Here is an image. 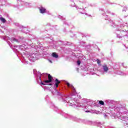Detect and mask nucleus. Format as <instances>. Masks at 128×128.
Returning <instances> with one entry per match:
<instances>
[{"mask_svg":"<svg viewBox=\"0 0 128 128\" xmlns=\"http://www.w3.org/2000/svg\"><path fill=\"white\" fill-rule=\"evenodd\" d=\"M84 104H86L88 106H94L95 103L92 100H88L86 99H83Z\"/></svg>","mask_w":128,"mask_h":128,"instance_id":"12","label":"nucleus"},{"mask_svg":"<svg viewBox=\"0 0 128 128\" xmlns=\"http://www.w3.org/2000/svg\"><path fill=\"white\" fill-rule=\"evenodd\" d=\"M45 14H49V15L52 14V13H50V11L47 10H46Z\"/></svg>","mask_w":128,"mask_h":128,"instance_id":"28","label":"nucleus"},{"mask_svg":"<svg viewBox=\"0 0 128 128\" xmlns=\"http://www.w3.org/2000/svg\"><path fill=\"white\" fill-rule=\"evenodd\" d=\"M46 100H48V96H46Z\"/></svg>","mask_w":128,"mask_h":128,"instance_id":"33","label":"nucleus"},{"mask_svg":"<svg viewBox=\"0 0 128 128\" xmlns=\"http://www.w3.org/2000/svg\"><path fill=\"white\" fill-rule=\"evenodd\" d=\"M101 68L103 70L102 73V74H106V72H108V67L106 64H104V65H102Z\"/></svg>","mask_w":128,"mask_h":128,"instance_id":"13","label":"nucleus"},{"mask_svg":"<svg viewBox=\"0 0 128 128\" xmlns=\"http://www.w3.org/2000/svg\"><path fill=\"white\" fill-rule=\"evenodd\" d=\"M70 36L72 37V38H74V34H72V32H70Z\"/></svg>","mask_w":128,"mask_h":128,"instance_id":"30","label":"nucleus"},{"mask_svg":"<svg viewBox=\"0 0 128 128\" xmlns=\"http://www.w3.org/2000/svg\"><path fill=\"white\" fill-rule=\"evenodd\" d=\"M104 14H106V13H102V16H104Z\"/></svg>","mask_w":128,"mask_h":128,"instance_id":"41","label":"nucleus"},{"mask_svg":"<svg viewBox=\"0 0 128 128\" xmlns=\"http://www.w3.org/2000/svg\"><path fill=\"white\" fill-rule=\"evenodd\" d=\"M70 2H71L70 6H76V8L77 10H79L78 12H80V14H86V16H88V13L84 12H82V10H84V9L80 7V6H76V3L74 2V0H70Z\"/></svg>","mask_w":128,"mask_h":128,"instance_id":"8","label":"nucleus"},{"mask_svg":"<svg viewBox=\"0 0 128 128\" xmlns=\"http://www.w3.org/2000/svg\"><path fill=\"white\" fill-rule=\"evenodd\" d=\"M78 4L79 7L80 6H82V8H80L82 9L81 10L82 12H86V10H84V8H86V7L84 6L86 4V0H80L79 2H78ZM82 8L84 10H82Z\"/></svg>","mask_w":128,"mask_h":128,"instance_id":"9","label":"nucleus"},{"mask_svg":"<svg viewBox=\"0 0 128 128\" xmlns=\"http://www.w3.org/2000/svg\"><path fill=\"white\" fill-rule=\"evenodd\" d=\"M18 4H21V6H25L26 8H30V4L28 2H24L22 0H18Z\"/></svg>","mask_w":128,"mask_h":128,"instance_id":"14","label":"nucleus"},{"mask_svg":"<svg viewBox=\"0 0 128 128\" xmlns=\"http://www.w3.org/2000/svg\"><path fill=\"white\" fill-rule=\"evenodd\" d=\"M104 18L106 20L108 21L109 24H110V26H113V28H114V26H118V25H116L114 24V22L112 20H111L110 18H108V15L106 16Z\"/></svg>","mask_w":128,"mask_h":128,"instance_id":"11","label":"nucleus"},{"mask_svg":"<svg viewBox=\"0 0 128 128\" xmlns=\"http://www.w3.org/2000/svg\"><path fill=\"white\" fill-rule=\"evenodd\" d=\"M84 48H85L87 50H90V44L86 45V47H84Z\"/></svg>","mask_w":128,"mask_h":128,"instance_id":"25","label":"nucleus"},{"mask_svg":"<svg viewBox=\"0 0 128 128\" xmlns=\"http://www.w3.org/2000/svg\"><path fill=\"white\" fill-rule=\"evenodd\" d=\"M0 20H1V22H2L4 24V22H6V18L1 17L0 18Z\"/></svg>","mask_w":128,"mask_h":128,"instance_id":"22","label":"nucleus"},{"mask_svg":"<svg viewBox=\"0 0 128 128\" xmlns=\"http://www.w3.org/2000/svg\"><path fill=\"white\" fill-rule=\"evenodd\" d=\"M104 116L106 118V114H104Z\"/></svg>","mask_w":128,"mask_h":128,"instance_id":"45","label":"nucleus"},{"mask_svg":"<svg viewBox=\"0 0 128 128\" xmlns=\"http://www.w3.org/2000/svg\"><path fill=\"white\" fill-rule=\"evenodd\" d=\"M112 16H114V13H112Z\"/></svg>","mask_w":128,"mask_h":128,"instance_id":"44","label":"nucleus"},{"mask_svg":"<svg viewBox=\"0 0 128 128\" xmlns=\"http://www.w3.org/2000/svg\"><path fill=\"white\" fill-rule=\"evenodd\" d=\"M52 58H58V54H56V52H53L52 54Z\"/></svg>","mask_w":128,"mask_h":128,"instance_id":"18","label":"nucleus"},{"mask_svg":"<svg viewBox=\"0 0 128 128\" xmlns=\"http://www.w3.org/2000/svg\"><path fill=\"white\" fill-rule=\"evenodd\" d=\"M100 10H101L102 12H106V11H104V9H103V8L100 9Z\"/></svg>","mask_w":128,"mask_h":128,"instance_id":"38","label":"nucleus"},{"mask_svg":"<svg viewBox=\"0 0 128 128\" xmlns=\"http://www.w3.org/2000/svg\"><path fill=\"white\" fill-rule=\"evenodd\" d=\"M62 44H64V46H70L72 44V43L68 42H62Z\"/></svg>","mask_w":128,"mask_h":128,"instance_id":"21","label":"nucleus"},{"mask_svg":"<svg viewBox=\"0 0 128 128\" xmlns=\"http://www.w3.org/2000/svg\"><path fill=\"white\" fill-rule=\"evenodd\" d=\"M120 28L122 30V28H128V26H126L124 24L120 25Z\"/></svg>","mask_w":128,"mask_h":128,"instance_id":"20","label":"nucleus"},{"mask_svg":"<svg viewBox=\"0 0 128 128\" xmlns=\"http://www.w3.org/2000/svg\"><path fill=\"white\" fill-rule=\"evenodd\" d=\"M32 38L33 40H35L36 42H38V44H40V42H38V39L36 37L34 36V38Z\"/></svg>","mask_w":128,"mask_h":128,"instance_id":"23","label":"nucleus"},{"mask_svg":"<svg viewBox=\"0 0 128 128\" xmlns=\"http://www.w3.org/2000/svg\"><path fill=\"white\" fill-rule=\"evenodd\" d=\"M81 36H82V38H84V36H85L86 38V36L85 35H84L82 34Z\"/></svg>","mask_w":128,"mask_h":128,"instance_id":"34","label":"nucleus"},{"mask_svg":"<svg viewBox=\"0 0 128 128\" xmlns=\"http://www.w3.org/2000/svg\"><path fill=\"white\" fill-rule=\"evenodd\" d=\"M90 6H92V4H90Z\"/></svg>","mask_w":128,"mask_h":128,"instance_id":"50","label":"nucleus"},{"mask_svg":"<svg viewBox=\"0 0 128 128\" xmlns=\"http://www.w3.org/2000/svg\"><path fill=\"white\" fill-rule=\"evenodd\" d=\"M76 70L78 72V68H76Z\"/></svg>","mask_w":128,"mask_h":128,"instance_id":"40","label":"nucleus"},{"mask_svg":"<svg viewBox=\"0 0 128 128\" xmlns=\"http://www.w3.org/2000/svg\"><path fill=\"white\" fill-rule=\"evenodd\" d=\"M15 26H18V28H19L20 30L22 32H24V34H28L30 32V30H28V28L26 27H24L18 23H15Z\"/></svg>","mask_w":128,"mask_h":128,"instance_id":"7","label":"nucleus"},{"mask_svg":"<svg viewBox=\"0 0 128 128\" xmlns=\"http://www.w3.org/2000/svg\"><path fill=\"white\" fill-rule=\"evenodd\" d=\"M39 10L40 14H46V9L42 6L39 8Z\"/></svg>","mask_w":128,"mask_h":128,"instance_id":"16","label":"nucleus"},{"mask_svg":"<svg viewBox=\"0 0 128 128\" xmlns=\"http://www.w3.org/2000/svg\"><path fill=\"white\" fill-rule=\"evenodd\" d=\"M99 104H101V106H104V102L102 100H100L99 101Z\"/></svg>","mask_w":128,"mask_h":128,"instance_id":"24","label":"nucleus"},{"mask_svg":"<svg viewBox=\"0 0 128 128\" xmlns=\"http://www.w3.org/2000/svg\"><path fill=\"white\" fill-rule=\"evenodd\" d=\"M49 62H50V64H52V60H48Z\"/></svg>","mask_w":128,"mask_h":128,"instance_id":"37","label":"nucleus"},{"mask_svg":"<svg viewBox=\"0 0 128 128\" xmlns=\"http://www.w3.org/2000/svg\"><path fill=\"white\" fill-rule=\"evenodd\" d=\"M106 12L107 14H110V10H106Z\"/></svg>","mask_w":128,"mask_h":128,"instance_id":"32","label":"nucleus"},{"mask_svg":"<svg viewBox=\"0 0 128 128\" xmlns=\"http://www.w3.org/2000/svg\"><path fill=\"white\" fill-rule=\"evenodd\" d=\"M52 104V108L56 112H58L62 116H64L66 118L72 120H74V122H79L80 124H89L90 126H96L100 128H106V126H104V124H102V122H94L90 120L82 119L80 118L72 116L70 114L62 112V110H60L58 107L54 106V104Z\"/></svg>","mask_w":128,"mask_h":128,"instance_id":"5","label":"nucleus"},{"mask_svg":"<svg viewBox=\"0 0 128 128\" xmlns=\"http://www.w3.org/2000/svg\"><path fill=\"white\" fill-rule=\"evenodd\" d=\"M8 44L9 46L12 48L14 53L16 54L18 58H21L22 60V62L25 64H32V62H34L38 58V54H37L33 53L30 54H28V52H22L26 50V47L24 45L21 46H12L10 42L8 40H10L12 42H20V41L15 38H10L8 36H2L1 37Z\"/></svg>","mask_w":128,"mask_h":128,"instance_id":"2","label":"nucleus"},{"mask_svg":"<svg viewBox=\"0 0 128 128\" xmlns=\"http://www.w3.org/2000/svg\"><path fill=\"white\" fill-rule=\"evenodd\" d=\"M47 26H50V24L48 23L47 24Z\"/></svg>","mask_w":128,"mask_h":128,"instance_id":"39","label":"nucleus"},{"mask_svg":"<svg viewBox=\"0 0 128 128\" xmlns=\"http://www.w3.org/2000/svg\"><path fill=\"white\" fill-rule=\"evenodd\" d=\"M116 31L120 32V34H117L116 32H115L116 38L120 39L121 38V40H125L128 42V30L118 28L116 29Z\"/></svg>","mask_w":128,"mask_h":128,"instance_id":"6","label":"nucleus"},{"mask_svg":"<svg viewBox=\"0 0 128 128\" xmlns=\"http://www.w3.org/2000/svg\"><path fill=\"white\" fill-rule=\"evenodd\" d=\"M75 50H80V48H78V50H76V48H75Z\"/></svg>","mask_w":128,"mask_h":128,"instance_id":"42","label":"nucleus"},{"mask_svg":"<svg viewBox=\"0 0 128 128\" xmlns=\"http://www.w3.org/2000/svg\"><path fill=\"white\" fill-rule=\"evenodd\" d=\"M105 102L107 104V110L108 112H106L108 114L116 118L117 116L118 120L126 122L128 120V117L125 116L126 114H128V110L126 107L122 106L120 104L116 105V102L114 100H106Z\"/></svg>","mask_w":128,"mask_h":128,"instance_id":"4","label":"nucleus"},{"mask_svg":"<svg viewBox=\"0 0 128 128\" xmlns=\"http://www.w3.org/2000/svg\"><path fill=\"white\" fill-rule=\"evenodd\" d=\"M34 46H36V44H34Z\"/></svg>","mask_w":128,"mask_h":128,"instance_id":"48","label":"nucleus"},{"mask_svg":"<svg viewBox=\"0 0 128 128\" xmlns=\"http://www.w3.org/2000/svg\"><path fill=\"white\" fill-rule=\"evenodd\" d=\"M97 64H98V66H102V64H100V60L98 59L97 60Z\"/></svg>","mask_w":128,"mask_h":128,"instance_id":"26","label":"nucleus"},{"mask_svg":"<svg viewBox=\"0 0 128 128\" xmlns=\"http://www.w3.org/2000/svg\"><path fill=\"white\" fill-rule=\"evenodd\" d=\"M64 32H66V30H64Z\"/></svg>","mask_w":128,"mask_h":128,"instance_id":"49","label":"nucleus"},{"mask_svg":"<svg viewBox=\"0 0 128 128\" xmlns=\"http://www.w3.org/2000/svg\"><path fill=\"white\" fill-rule=\"evenodd\" d=\"M80 46H83V48H86V42H84V41H80Z\"/></svg>","mask_w":128,"mask_h":128,"instance_id":"19","label":"nucleus"},{"mask_svg":"<svg viewBox=\"0 0 128 128\" xmlns=\"http://www.w3.org/2000/svg\"><path fill=\"white\" fill-rule=\"evenodd\" d=\"M58 18H60V20H61L63 22L64 26H70L66 22V18H64V16L58 15Z\"/></svg>","mask_w":128,"mask_h":128,"instance_id":"15","label":"nucleus"},{"mask_svg":"<svg viewBox=\"0 0 128 128\" xmlns=\"http://www.w3.org/2000/svg\"><path fill=\"white\" fill-rule=\"evenodd\" d=\"M33 72L38 84L45 92H51L53 96H58L60 100H62L64 95V93L60 92L58 89V84H60V80L56 78L54 80V78L50 74H42L36 69L33 70Z\"/></svg>","mask_w":128,"mask_h":128,"instance_id":"1","label":"nucleus"},{"mask_svg":"<svg viewBox=\"0 0 128 128\" xmlns=\"http://www.w3.org/2000/svg\"><path fill=\"white\" fill-rule=\"evenodd\" d=\"M63 83L66 86H64L66 90L69 92L70 94L66 96V94H64V96H62L61 101L64 102H67L70 106H74V108H82L84 106L78 102V98L79 100L82 98V96L80 95H78V94H77L76 90L74 87L66 80H64Z\"/></svg>","mask_w":128,"mask_h":128,"instance_id":"3","label":"nucleus"},{"mask_svg":"<svg viewBox=\"0 0 128 128\" xmlns=\"http://www.w3.org/2000/svg\"><path fill=\"white\" fill-rule=\"evenodd\" d=\"M6 30V28H4V26H1L0 25V32L1 34H4V32Z\"/></svg>","mask_w":128,"mask_h":128,"instance_id":"17","label":"nucleus"},{"mask_svg":"<svg viewBox=\"0 0 128 128\" xmlns=\"http://www.w3.org/2000/svg\"><path fill=\"white\" fill-rule=\"evenodd\" d=\"M16 8H20V6H16Z\"/></svg>","mask_w":128,"mask_h":128,"instance_id":"35","label":"nucleus"},{"mask_svg":"<svg viewBox=\"0 0 128 128\" xmlns=\"http://www.w3.org/2000/svg\"><path fill=\"white\" fill-rule=\"evenodd\" d=\"M126 10H128V8L126 6H124L122 9V12H126Z\"/></svg>","mask_w":128,"mask_h":128,"instance_id":"27","label":"nucleus"},{"mask_svg":"<svg viewBox=\"0 0 128 128\" xmlns=\"http://www.w3.org/2000/svg\"><path fill=\"white\" fill-rule=\"evenodd\" d=\"M123 46L126 48H128V47L126 46V44H123Z\"/></svg>","mask_w":128,"mask_h":128,"instance_id":"36","label":"nucleus"},{"mask_svg":"<svg viewBox=\"0 0 128 128\" xmlns=\"http://www.w3.org/2000/svg\"><path fill=\"white\" fill-rule=\"evenodd\" d=\"M126 125L128 126V123H126Z\"/></svg>","mask_w":128,"mask_h":128,"instance_id":"47","label":"nucleus"},{"mask_svg":"<svg viewBox=\"0 0 128 128\" xmlns=\"http://www.w3.org/2000/svg\"><path fill=\"white\" fill-rule=\"evenodd\" d=\"M47 38H48V42H49L52 40V39L48 37H47Z\"/></svg>","mask_w":128,"mask_h":128,"instance_id":"31","label":"nucleus"},{"mask_svg":"<svg viewBox=\"0 0 128 128\" xmlns=\"http://www.w3.org/2000/svg\"><path fill=\"white\" fill-rule=\"evenodd\" d=\"M122 66H124V63H122Z\"/></svg>","mask_w":128,"mask_h":128,"instance_id":"46","label":"nucleus"},{"mask_svg":"<svg viewBox=\"0 0 128 128\" xmlns=\"http://www.w3.org/2000/svg\"><path fill=\"white\" fill-rule=\"evenodd\" d=\"M90 111L89 110H86V112H88Z\"/></svg>","mask_w":128,"mask_h":128,"instance_id":"43","label":"nucleus"},{"mask_svg":"<svg viewBox=\"0 0 128 128\" xmlns=\"http://www.w3.org/2000/svg\"><path fill=\"white\" fill-rule=\"evenodd\" d=\"M12 6L10 3L8 2V0H0V6Z\"/></svg>","mask_w":128,"mask_h":128,"instance_id":"10","label":"nucleus"},{"mask_svg":"<svg viewBox=\"0 0 128 128\" xmlns=\"http://www.w3.org/2000/svg\"><path fill=\"white\" fill-rule=\"evenodd\" d=\"M76 63L78 66H80V64L82 63V62H80V60H78L77 61Z\"/></svg>","mask_w":128,"mask_h":128,"instance_id":"29","label":"nucleus"}]
</instances>
